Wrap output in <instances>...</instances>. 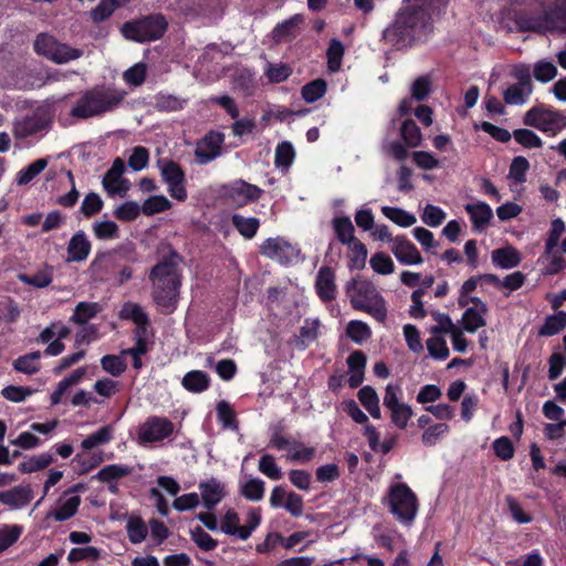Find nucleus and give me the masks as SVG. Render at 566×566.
I'll list each match as a JSON object with an SVG mask.
<instances>
[{
	"label": "nucleus",
	"instance_id": "obj_15",
	"mask_svg": "<svg viewBox=\"0 0 566 566\" xmlns=\"http://www.w3.org/2000/svg\"><path fill=\"white\" fill-rule=\"evenodd\" d=\"M260 253L271 260L277 261L281 264L292 263L298 250L282 237L268 238L260 245Z\"/></svg>",
	"mask_w": 566,
	"mask_h": 566
},
{
	"label": "nucleus",
	"instance_id": "obj_24",
	"mask_svg": "<svg viewBox=\"0 0 566 566\" xmlns=\"http://www.w3.org/2000/svg\"><path fill=\"white\" fill-rule=\"evenodd\" d=\"M302 14H294L290 19L279 23L272 31L274 42H291L300 33L298 25L303 23Z\"/></svg>",
	"mask_w": 566,
	"mask_h": 566
},
{
	"label": "nucleus",
	"instance_id": "obj_31",
	"mask_svg": "<svg viewBox=\"0 0 566 566\" xmlns=\"http://www.w3.org/2000/svg\"><path fill=\"white\" fill-rule=\"evenodd\" d=\"M544 20L547 23L558 24L566 31V0H546Z\"/></svg>",
	"mask_w": 566,
	"mask_h": 566
},
{
	"label": "nucleus",
	"instance_id": "obj_42",
	"mask_svg": "<svg viewBox=\"0 0 566 566\" xmlns=\"http://www.w3.org/2000/svg\"><path fill=\"white\" fill-rule=\"evenodd\" d=\"M327 91L326 81L316 78L305 84L301 90V95L306 103H314L325 95Z\"/></svg>",
	"mask_w": 566,
	"mask_h": 566
},
{
	"label": "nucleus",
	"instance_id": "obj_56",
	"mask_svg": "<svg viewBox=\"0 0 566 566\" xmlns=\"http://www.w3.org/2000/svg\"><path fill=\"white\" fill-rule=\"evenodd\" d=\"M93 232L98 240H112L119 238V228L111 220L95 222L93 224Z\"/></svg>",
	"mask_w": 566,
	"mask_h": 566
},
{
	"label": "nucleus",
	"instance_id": "obj_57",
	"mask_svg": "<svg viewBox=\"0 0 566 566\" xmlns=\"http://www.w3.org/2000/svg\"><path fill=\"white\" fill-rule=\"evenodd\" d=\"M513 137L516 143L528 149L541 148L543 146L541 137L527 128H517L513 130Z\"/></svg>",
	"mask_w": 566,
	"mask_h": 566
},
{
	"label": "nucleus",
	"instance_id": "obj_23",
	"mask_svg": "<svg viewBox=\"0 0 566 566\" xmlns=\"http://www.w3.org/2000/svg\"><path fill=\"white\" fill-rule=\"evenodd\" d=\"M32 499V490L30 486H15L7 491L0 492V503L12 510H19L30 503Z\"/></svg>",
	"mask_w": 566,
	"mask_h": 566
},
{
	"label": "nucleus",
	"instance_id": "obj_37",
	"mask_svg": "<svg viewBox=\"0 0 566 566\" xmlns=\"http://www.w3.org/2000/svg\"><path fill=\"white\" fill-rule=\"evenodd\" d=\"M381 212L386 218L402 228L411 227L417 222V219L412 213H409L398 207L386 206L381 208Z\"/></svg>",
	"mask_w": 566,
	"mask_h": 566
},
{
	"label": "nucleus",
	"instance_id": "obj_14",
	"mask_svg": "<svg viewBox=\"0 0 566 566\" xmlns=\"http://www.w3.org/2000/svg\"><path fill=\"white\" fill-rule=\"evenodd\" d=\"M81 484H75L64 491L57 499L54 509L48 512L46 518H53L56 522H64L73 517L81 505V496L78 492L82 490Z\"/></svg>",
	"mask_w": 566,
	"mask_h": 566
},
{
	"label": "nucleus",
	"instance_id": "obj_2",
	"mask_svg": "<svg viewBox=\"0 0 566 566\" xmlns=\"http://www.w3.org/2000/svg\"><path fill=\"white\" fill-rule=\"evenodd\" d=\"M184 256L171 245L160 254L157 263L150 269L148 280L151 283V297L163 313L170 314L178 306L182 274L180 264Z\"/></svg>",
	"mask_w": 566,
	"mask_h": 566
},
{
	"label": "nucleus",
	"instance_id": "obj_50",
	"mask_svg": "<svg viewBox=\"0 0 566 566\" xmlns=\"http://www.w3.org/2000/svg\"><path fill=\"white\" fill-rule=\"evenodd\" d=\"M52 462L53 457L51 454L41 453L21 462L18 469L21 473H33L49 467Z\"/></svg>",
	"mask_w": 566,
	"mask_h": 566
},
{
	"label": "nucleus",
	"instance_id": "obj_59",
	"mask_svg": "<svg viewBox=\"0 0 566 566\" xmlns=\"http://www.w3.org/2000/svg\"><path fill=\"white\" fill-rule=\"evenodd\" d=\"M371 269L381 275L391 274L395 271V264L391 258L385 252H376L369 260Z\"/></svg>",
	"mask_w": 566,
	"mask_h": 566
},
{
	"label": "nucleus",
	"instance_id": "obj_35",
	"mask_svg": "<svg viewBox=\"0 0 566 566\" xmlns=\"http://www.w3.org/2000/svg\"><path fill=\"white\" fill-rule=\"evenodd\" d=\"M48 166L45 158H40L22 168L15 176V182L19 186L30 184L36 176H39Z\"/></svg>",
	"mask_w": 566,
	"mask_h": 566
},
{
	"label": "nucleus",
	"instance_id": "obj_13",
	"mask_svg": "<svg viewBox=\"0 0 566 566\" xmlns=\"http://www.w3.org/2000/svg\"><path fill=\"white\" fill-rule=\"evenodd\" d=\"M174 428V423L167 418L150 417L138 429V442L145 447L160 442L171 436Z\"/></svg>",
	"mask_w": 566,
	"mask_h": 566
},
{
	"label": "nucleus",
	"instance_id": "obj_33",
	"mask_svg": "<svg viewBox=\"0 0 566 566\" xmlns=\"http://www.w3.org/2000/svg\"><path fill=\"white\" fill-rule=\"evenodd\" d=\"M358 398L361 405L366 408V410L370 413V416L375 419H379L381 417V411L379 407V398L375 389L370 386H365L358 391Z\"/></svg>",
	"mask_w": 566,
	"mask_h": 566
},
{
	"label": "nucleus",
	"instance_id": "obj_16",
	"mask_svg": "<svg viewBox=\"0 0 566 566\" xmlns=\"http://www.w3.org/2000/svg\"><path fill=\"white\" fill-rule=\"evenodd\" d=\"M71 328L63 322L56 321L45 327L36 338L38 343L46 344L48 347L43 354H61L65 346L63 339L71 337Z\"/></svg>",
	"mask_w": 566,
	"mask_h": 566
},
{
	"label": "nucleus",
	"instance_id": "obj_6",
	"mask_svg": "<svg viewBox=\"0 0 566 566\" xmlns=\"http://www.w3.org/2000/svg\"><path fill=\"white\" fill-rule=\"evenodd\" d=\"M167 30L168 20L163 13H149L125 22L122 34L125 39L137 43H149L160 40Z\"/></svg>",
	"mask_w": 566,
	"mask_h": 566
},
{
	"label": "nucleus",
	"instance_id": "obj_7",
	"mask_svg": "<svg viewBox=\"0 0 566 566\" xmlns=\"http://www.w3.org/2000/svg\"><path fill=\"white\" fill-rule=\"evenodd\" d=\"M386 504L401 525L409 527L413 524L419 504L416 494L407 484H392L389 488Z\"/></svg>",
	"mask_w": 566,
	"mask_h": 566
},
{
	"label": "nucleus",
	"instance_id": "obj_39",
	"mask_svg": "<svg viewBox=\"0 0 566 566\" xmlns=\"http://www.w3.org/2000/svg\"><path fill=\"white\" fill-rule=\"evenodd\" d=\"M400 136L408 147L420 146L422 134L413 119H406L400 127Z\"/></svg>",
	"mask_w": 566,
	"mask_h": 566
},
{
	"label": "nucleus",
	"instance_id": "obj_38",
	"mask_svg": "<svg viewBox=\"0 0 566 566\" xmlns=\"http://www.w3.org/2000/svg\"><path fill=\"white\" fill-rule=\"evenodd\" d=\"M209 377L200 370L187 373L182 378L184 387L192 392H201L209 387Z\"/></svg>",
	"mask_w": 566,
	"mask_h": 566
},
{
	"label": "nucleus",
	"instance_id": "obj_29",
	"mask_svg": "<svg viewBox=\"0 0 566 566\" xmlns=\"http://www.w3.org/2000/svg\"><path fill=\"white\" fill-rule=\"evenodd\" d=\"M332 228L336 239L343 244L346 245L357 238L355 237V227L347 216L334 217L332 219Z\"/></svg>",
	"mask_w": 566,
	"mask_h": 566
},
{
	"label": "nucleus",
	"instance_id": "obj_10",
	"mask_svg": "<svg viewBox=\"0 0 566 566\" xmlns=\"http://www.w3.org/2000/svg\"><path fill=\"white\" fill-rule=\"evenodd\" d=\"M36 54L63 64L82 56L83 51L71 48L67 44L59 43L56 39L48 33H40L33 44Z\"/></svg>",
	"mask_w": 566,
	"mask_h": 566
},
{
	"label": "nucleus",
	"instance_id": "obj_54",
	"mask_svg": "<svg viewBox=\"0 0 566 566\" xmlns=\"http://www.w3.org/2000/svg\"><path fill=\"white\" fill-rule=\"evenodd\" d=\"M142 212L140 206L136 201H125L114 210V217L123 222L136 220Z\"/></svg>",
	"mask_w": 566,
	"mask_h": 566
},
{
	"label": "nucleus",
	"instance_id": "obj_52",
	"mask_svg": "<svg viewBox=\"0 0 566 566\" xmlns=\"http://www.w3.org/2000/svg\"><path fill=\"white\" fill-rule=\"evenodd\" d=\"M98 337V329L91 324L80 325L75 334V346L78 349L75 354H85L82 346L88 345L91 342L96 340Z\"/></svg>",
	"mask_w": 566,
	"mask_h": 566
},
{
	"label": "nucleus",
	"instance_id": "obj_58",
	"mask_svg": "<svg viewBox=\"0 0 566 566\" xmlns=\"http://www.w3.org/2000/svg\"><path fill=\"white\" fill-rule=\"evenodd\" d=\"M125 171V163L122 158L117 157L111 168L106 171L103 177L102 185L105 190L115 186L123 178V174Z\"/></svg>",
	"mask_w": 566,
	"mask_h": 566
},
{
	"label": "nucleus",
	"instance_id": "obj_55",
	"mask_svg": "<svg viewBox=\"0 0 566 566\" xmlns=\"http://www.w3.org/2000/svg\"><path fill=\"white\" fill-rule=\"evenodd\" d=\"M126 530L128 538L133 544H140L143 541H145L148 534L146 524L139 517L129 518L126 525Z\"/></svg>",
	"mask_w": 566,
	"mask_h": 566
},
{
	"label": "nucleus",
	"instance_id": "obj_4",
	"mask_svg": "<svg viewBox=\"0 0 566 566\" xmlns=\"http://www.w3.org/2000/svg\"><path fill=\"white\" fill-rule=\"evenodd\" d=\"M344 291L354 310L365 312L378 322L386 321V301L371 281L357 275L346 282Z\"/></svg>",
	"mask_w": 566,
	"mask_h": 566
},
{
	"label": "nucleus",
	"instance_id": "obj_21",
	"mask_svg": "<svg viewBox=\"0 0 566 566\" xmlns=\"http://www.w3.org/2000/svg\"><path fill=\"white\" fill-rule=\"evenodd\" d=\"M200 495L207 510H212L224 497V485L217 479L211 478L199 483Z\"/></svg>",
	"mask_w": 566,
	"mask_h": 566
},
{
	"label": "nucleus",
	"instance_id": "obj_53",
	"mask_svg": "<svg viewBox=\"0 0 566 566\" xmlns=\"http://www.w3.org/2000/svg\"><path fill=\"white\" fill-rule=\"evenodd\" d=\"M104 207V201L99 197V195L95 192L87 193L80 207L78 212L83 214L85 218H92L102 211Z\"/></svg>",
	"mask_w": 566,
	"mask_h": 566
},
{
	"label": "nucleus",
	"instance_id": "obj_20",
	"mask_svg": "<svg viewBox=\"0 0 566 566\" xmlns=\"http://www.w3.org/2000/svg\"><path fill=\"white\" fill-rule=\"evenodd\" d=\"M49 125L50 119L45 113L38 111L18 122L14 125V134L18 138H27L46 129Z\"/></svg>",
	"mask_w": 566,
	"mask_h": 566
},
{
	"label": "nucleus",
	"instance_id": "obj_48",
	"mask_svg": "<svg viewBox=\"0 0 566 566\" xmlns=\"http://www.w3.org/2000/svg\"><path fill=\"white\" fill-rule=\"evenodd\" d=\"M533 91L518 84H512L503 91V99L509 105H523Z\"/></svg>",
	"mask_w": 566,
	"mask_h": 566
},
{
	"label": "nucleus",
	"instance_id": "obj_40",
	"mask_svg": "<svg viewBox=\"0 0 566 566\" xmlns=\"http://www.w3.org/2000/svg\"><path fill=\"white\" fill-rule=\"evenodd\" d=\"M315 454V448L307 447L304 443L292 440L287 449L286 457L291 461L305 463L313 459Z\"/></svg>",
	"mask_w": 566,
	"mask_h": 566
},
{
	"label": "nucleus",
	"instance_id": "obj_12",
	"mask_svg": "<svg viewBox=\"0 0 566 566\" xmlns=\"http://www.w3.org/2000/svg\"><path fill=\"white\" fill-rule=\"evenodd\" d=\"M163 181L167 185L168 193L179 202L188 198L186 174L182 167L172 159L160 158L157 161Z\"/></svg>",
	"mask_w": 566,
	"mask_h": 566
},
{
	"label": "nucleus",
	"instance_id": "obj_47",
	"mask_svg": "<svg viewBox=\"0 0 566 566\" xmlns=\"http://www.w3.org/2000/svg\"><path fill=\"white\" fill-rule=\"evenodd\" d=\"M171 208V202L163 195H155L147 198L140 206L145 216H154Z\"/></svg>",
	"mask_w": 566,
	"mask_h": 566
},
{
	"label": "nucleus",
	"instance_id": "obj_22",
	"mask_svg": "<svg viewBox=\"0 0 566 566\" xmlns=\"http://www.w3.org/2000/svg\"><path fill=\"white\" fill-rule=\"evenodd\" d=\"M134 337L136 339L135 346L122 349L119 354H147L150 350L154 337L150 319L146 321V324L135 326Z\"/></svg>",
	"mask_w": 566,
	"mask_h": 566
},
{
	"label": "nucleus",
	"instance_id": "obj_27",
	"mask_svg": "<svg viewBox=\"0 0 566 566\" xmlns=\"http://www.w3.org/2000/svg\"><path fill=\"white\" fill-rule=\"evenodd\" d=\"M465 211L470 216V220L475 230H483L493 218L491 207L485 202L469 203Z\"/></svg>",
	"mask_w": 566,
	"mask_h": 566
},
{
	"label": "nucleus",
	"instance_id": "obj_8",
	"mask_svg": "<svg viewBox=\"0 0 566 566\" xmlns=\"http://www.w3.org/2000/svg\"><path fill=\"white\" fill-rule=\"evenodd\" d=\"M523 124L534 127L548 136H556L566 128V116L553 107L539 104L533 106L524 114Z\"/></svg>",
	"mask_w": 566,
	"mask_h": 566
},
{
	"label": "nucleus",
	"instance_id": "obj_62",
	"mask_svg": "<svg viewBox=\"0 0 566 566\" xmlns=\"http://www.w3.org/2000/svg\"><path fill=\"white\" fill-rule=\"evenodd\" d=\"M528 169V160L523 156H516L510 165L509 177L514 181L522 184L526 180V172Z\"/></svg>",
	"mask_w": 566,
	"mask_h": 566
},
{
	"label": "nucleus",
	"instance_id": "obj_11",
	"mask_svg": "<svg viewBox=\"0 0 566 566\" xmlns=\"http://www.w3.org/2000/svg\"><path fill=\"white\" fill-rule=\"evenodd\" d=\"M262 195L263 190L260 187L249 184L243 179H235L220 188L222 201L235 209L258 201Z\"/></svg>",
	"mask_w": 566,
	"mask_h": 566
},
{
	"label": "nucleus",
	"instance_id": "obj_46",
	"mask_svg": "<svg viewBox=\"0 0 566 566\" xmlns=\"http://www.w3.org/2000/svg\"><path fill=\"white\" fill-rule=\"evenodd\" d=\"M345 48L338 39H332L327 51V66L331 72H337L340 69Z\"/></svg>",
	"mask_w": 566,
	"mask_h": 566
},
{
	"label": "nucleus",
	"instance_id": "obj_17",
	"mask_svg": "<svg viewBox=\"0 0 566 566\" xmlns=\"http://www.w3.org/2000/svg\"><path fill=\"white\" fill-rule=\"evenodd\" d=\"M224 135L220 132H209L197 145L195 156L200 164H208L221 155Z\"/></svg>",
	"mask_w": 566,
	"mask_h": 566
},
{
	"label": "nucleus",
	"instance_id": "obj_63",
	"mask_svg": "<svg viewBox=\"0 0 566 566\" xmlns=\"http://www.w3.org/2000/svg\"><path fill=\"white\" fill-rule=\"evenodd\" d=\"M185 101L171 94H158L156 96V108L164 112L180 111L185 106Z\"/></svg>",
	"mask_w": 566,
	"mask_h": 566
},
{
	"label": "nucleus",
	"instance_id": "obj_64",
	"mask_svg": "<svg viewBox=\"0 0 566 566\" xmlns=\"http://www.w3.org/2000/svg\"><path fill=\"white\" fill-rule=\"evenodd\" d=\"M146 75V64L139 62L126 70L123 74V78L127 84L132 86H140L145 82Z\"/></svg>",
	"mask_w": 566,
	"mask_h": 566
},
{
	"label": "nucleus",
	"instance_id": "obj_60",
	"mask_svg": "<svg viewBox=\"0 0 566 566\" xmlns=\"http://www.w3.org/2000/svg\"><path fill=\"white\" fill-rule=\"evenodd\" d=\"M259 471L273 481L282 478V470L271 454H263L259 460Z\"/></svg>",
	"mask_w": 566,
	"mask_h": 566
},
{
	"label": "nucleus",
	"instance_id": "obj_36",
	"mask_svg": "<svg viewBox=\"0 0 566 566\" xmlns=\"http://www.w3.org/2000/svg\"><path fill=\"white\" fill-rule=\"evenodd\" d=\"M348 384L352 388H357L364 380V371L366 367L365 356H348Z\"/></svg>",
	"mask_w": 566,
	"mask_h": 566
},
{
	"label": "nucleus",
	"instance_id": "obj_61",
	"mask_svg": "<svg viewBox=\"0 0 566 566\" xmlns=\"http://www.w3.org/2000/svg\"><path fill=\"white\" fill-rule=\"evenodd\" d=\"M132 473V468L124 464H111L98 471L96 478L104 482H109Z\"/></svg>",
	"mask_w": 566,
	"mask_h": 566
},
{
	"label": "nucleus",
	"instance_id": "obj_3",
	"mask_svg": "<svg viewBox=\"0 0 566 566\" xmlns=\"http://www.w3.org/2000/svg\"><path fill=\"white\" fill-rule=\"evenodd\" d=\"M126 92L114 86L95 85L84 91L72 107L70 115L76 119H88L118 108Z\"/></svg>",
	"mask_w": 566,
	"mask_h": 566
},
{
	"label": "nucleus",
	"instance_id": "obj_41",
	"mask_svg": "<svg viewBox=\"0 0 566 566\" xmlns=\"http://www.w3.org/2000/svg\"><path fill=\"white\" fill-rule=\"evenodd\" d=\"M216 409H217L218 420L222 424L223 428L231 429L233 431L239 430V423L237 420L235 412L228 401H226V400L219 401Z\"/></svg>",
	"mask_w": 566,
	"mask_h": 566
},
{
	"label": "nucleus",
	"instance_id": "obj_44",
	"mask_svg": "<svg viewBox=\"0 0 566 566\" xmlns=\"http://www.w3.org/2000/svg\"><path fill=\"white\" fill-rule=\"evenodd\" d=\"M483 312L479 307H468L462 315V327L469 333H474L480 327L485 326L486 322L483 317Z\"/></svg>",
	"mask_w": 566,
	"mask_h": 566
},
{
	"label": "nucleus",
	"instance_id": "obj_49",
	"mask_svg": "<svg viewBox=\"0 0 566 566\" xmlns=\"http://www.w3.org/2000/svg\"><path fill=\"white\" fill-rule=\"evenodd\" d=\"M295 159V150L290 142H282L275 148L274 164L277 168H290Z\"/></svg>",
	"mask_w": 566,
	"mask_h": 566
},
{
	"label": "nucleus",
	"instance_id": "obj_1",
	"mask_svg": "<svg viewBox=\"0 0 566 566\" xmlns=\"http://www.w3.org/2000/svg\"><path fill=\"white\" fill-rule=\"evenodd\" d=\"M448 3L449 0H405L384 29L381 40L395 50L424 41L433 30V18L444 13Z\"/></svg>",
	"mask_w": 566,
	"mask_h": 566
},
{
	"label": "nucleus",
	"instance_id": "obj_25",
	"mask_svg": "<svg viewBox=\"0 0 566 566\" xmlns=\"http://www.w3.org/2000/svg\"><path fill=\"white\" fill-rule=\"evenodd\" d=\"M92 244L83 231H78L69 241L67 261L82 262L85 261L91 252Z\"/></svg>",
	"mask_w": 566,
	"mask_h": 566
},
{
	"label": "nucleus",
	"instance_id": "obj_19",
	"mask_svg": "<svg viewBox=\"0 0 566 566\" xmlns=\"http://www.w3.org/2000/svg\"><path fill=\"white\" fill-rule=\"evenodd\" d=\"M315 290L323 303H331L336 298L337 286L335 283V272L329 266H322L316 275Z\"/></svg>",
	"mask_w": 566,
	"mask_h": 566
},
{
	"label": "nucleus",
	"instance_id": "obj_30",
	"mask_svg": "<svg viewBox=\"0 0 566 566\" xmlns=\"http://www.w3.org/2000/svg\"><path fill=\"white\" fill-rule=\"evenodd\" d=\"M231 222L235 230L248 240L253 239L260 228V220L256 217H244L240 213H233Z\"/></svg>",
	"mask_w": 566,
	"mask_h": 566
},
{
	"label": "nucleus",
	"instance_id": "obj_28",
	"mask_svg": "<svg viewBox=\"0 0 566 566\" xmlns=\"http://www.w3.org/2000/svg\"><path fill=\"white\" fill-rule=\"evenodd\" d=\"M317 321H306L305 325L300 328V333L291 337L290 345L300 352L305 350L317 338Z\"/></svg>",
	"mask_w": 566,
	"mask_h": 566
},
{
	"label": "nucleus",
	"instance_id": "obj_26",
	"mask_svg": "<svg viewBox=\"0 0 566 566\" xmlns=\"http://www.w3.org/2000/svg\"><path fill=\"white\" fill-rule=\"evenodd\" d=\"M492 263L500 269H513L520 265L522 256L514 247L499 248L492 251Z\"/></svg>",
	"mask_w": 566,
	"mask_h": 566
},
{
	"label": "nucleus",
	"instance_id": "obj_18",
	"mask_svg": "<svg viewBox=\"0 0 566 566\" xmlns=\"http://www.w3.org/2000/svg\"><path fill=\"white\" fill-rule=\"evenodd\" d=\"M391 252L403 265L422 264L423 258L421 256L417 247L406 237L396 235L395 244L391 247Z\"/></svg>",
	"mask_w": 566,
	"mask_h": 566
},
{
	"label": "nucleus",
	"instance_id": "obj_32",
	"mask_svg": "<svg viewBox=\"0 0 566 566\" xmlns=\"http://www.w3.org/2000/svg\"><path fill=\"white\" fill-rule=\"evenodd\" d=\"M348 268L349 270H363L367 260V248L360 240H355L348 244Z\"/></svg>",
	"mask_w": 566,
	"mask_h": 566
},
{
	"label": "nucleus",
	"instance_id": "obj_9",
	"mask_svg": "<svg viewBox=\"0 0 566 566\" xmlns=\"http://www.w3.org/2000/svg\"><path fill=\"white\" fill-rule=\"evenodd\" d=\"M240 521L238 512L233 509H229L220 520L219 530L226 535L240 541H247L261 524L262 515L260 509H249L245 523L241 525Z\"/></svg>",
	"mask_w": 566,
	"mask_h": 566
},
{
	"label": "nucleus",
	"instance_id": "obj_51",
	"mask_svg": "<svg viewBox=\"0 0 566 566\" xmlns=\"http://www.w3.org/2000/svg\"><path fill=\"white\" fill-rule=\"evenodd\" d=\"M566 326V314L559 312L548 316L539 329L542 336H553L558 334Z\"/></svg>",
	"mask_w": 566,
	"mask_h": 566
},
{
	"label": "nucleus",
	"instance_id": "obj_34",
	"mask_svg": "<svg viewBox=\"0 0 566 566\" xmlns=\"http://www.w3.org/2000/svg\"><path fill=\"white\" fill-rule=\"evenodd\" d=\"M241 494L250 501H261L265 492V483L259 478H249L240 484Z\"/></svg>",
	"mask_w": 566,
	"mask_h": 566
},
{
	"label": "nucleus",
	"instance_id": "obj_43",
	"mask_svg": "<svg viewBox=\"0 0 566 566\" xmlns=\"http://www.w3.org/2000/svg\"><path fill=\"white\" fill-rule=\"evenodd\" d=\"M120 318L132 321L135 325L146 324L149 319L148 314L142 305L133 302H126L119 312Z\"/></svg>",
	"mask_w": 566,
	"mask_h": 566
},
{
	"label": "nucleus",
	"instance_id": "obj_45",
	"mask_svg": "<svg viewBox=\"0 0 566 566\" xmlns=\"http://www.w3.org/2000/svg\"><path fill=\"white\" fill-rule=\"evenodd\" d=\"M98 311L97 303L80 302L74 308L71 321L78 325L87 324L88 319L95 317Z\"/></svg>",
	"mask_w": 566,
	"mask_h": 566
},
{
	"label": "nucleus",
	"instance_id": "obj_5",
	"mask_svg": "<svg viewBox=\"0 0 566 566\" xmlns=\"http://www.w3.org/2000/svg\"><path fill=\"white\" fill-rule=\"evenodd\" d=\"M136 259L122 249L98 254L91 266L93 273L99 281L112 282L120 286L133 279V269L127 262Z\"/></svg>",
	"mask_w": 566,
	"mask_h": 566
}]
</instances>
